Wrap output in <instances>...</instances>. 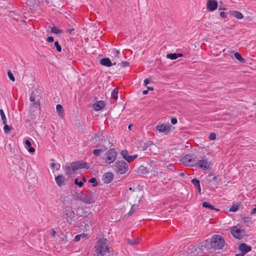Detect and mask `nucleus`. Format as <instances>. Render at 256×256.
<instances>
[{"label":"nucleus","instance_id":"nucleus-1","mask_svg":"<svg viewBox=\"0 0 256 256\" xmlns=\"http://www.w3.org/2000/svg\"><path fill=\"white\" fill-rule=\"evenodd\" d=\"M107 240L105 238L100 239L95 246V252L98 256H104L108 252L109 248L107 244Z\"/></svg>","mask_w":256,"mask_h":256},{"label":"nucleus","instance_id":"nucleus-2","mask_svg":"<svg viewBox=\"0 0 256 256\" xmlns=\"http://www.w3.org/2000/svg\"><path fill=\"white\" fill-rule=\"evenodd\" d=\"M88 168L89 166L87 162H84L82 160H80L70 163L66 167V170L68 173L71 174L79 169H88Z\"/></svg>","mask_w":256,"mask_h":256},{"label":"nucleus","instance_id":"nucleus-3","mask_svg":"<svg viewBox=\"0 0 256 256\" xmlns=\"http://www.w3.org/2000/svg\"><path fill=\"white\" fill-rule=\"evenodd\" d=\"M225 241L222 236L218 234L213 236L210 238V244L214 250L222 249L225 245Z\"/></svg>","mask_w":256,"mask_h":256},{"label":"nucleus","instance_id":"nucleus-4","mask_svg":"<svg viewBox=\"0 0 256 256\" xmlns=\"http://www.w3.org/2000/svg\"><path fill=\"white\" fill-rule=\"evenodd\" d=\"M197 157L194 154H187L180 160L182 163L186 166H196Z\"/></svg>","mask_w":256,"mask_h":256},{"label":"nucleus","instance_id":"nucleus-5","mask_svg":"<svg viewBox=\"0 0 256 256\" xmlns=\"http://www.w3.org/2000/svg\"><path fill=\"white\" fill-rule=\"evenodd\" d=\"M76 198L86 204H91L94 202L93 192H90L84 194L82 192H77L76 194Z\"/></svg>","mask_w":256,"mask_h":256},{"label":"nucleus","instance_id":"nucleus-6","mask_svg":"<svg viewBox=\"0 0 256 256\" xmlns=\"http://www.w3.org/2000/svg\"><path fill=\"white\" fill-rule=\"evenodd\" d=\"M230 232L234 238L238 240L242 239L246 235V230L238 225L231 227Z\"/></svg>","mask_w":256,"mask_h":256},{"label":"nucleus","instance_id":"nucleus-7","mask_svg":"<svg viewBox=\"0 0 256 256\" xmlns=\"http://www.w3.org/2000/svg\"><path fill=\"white\" fill-rule=\"evenodd\" d=\"M116 173L124 174L127 172L129 170V164L124 160H118L115 162Z\"/></svg>","mask_w":256,"mask_h":256},{"label":"nucleus","instance_id":"nucleus-8","mask_svg":"<svg viewBox=\"0 0 256 256\" xmlns=\"http://www.w3.org/2000/svg\"><path fill=\"white\" fill-rule=\"evenodd\" d=\"M196 166L200 170L206 171L210 169V162L204 156L201 160L196 159Z\"/></svg>","mask_w":256,"mask_h":256},{"label":"nucleus","instance_id":"nucleus-9","mask_svg":"<svg viewBox=\"0 0 256 256\" xmlns=\"http://www.w3.org/2000/svg\"><path fill=\"white\" fill-rule=\"evenodd\" d=\"M62 217L69 224H72L75 220V213L70 209H66L62 212Z\"/></svg>","mask_w":256,"mask_h":256},{"label":"nucleus","instance_id":"nucleus-10","mask_svg":"<svg viewBox=\"0 0 256 256\" xmlns=\"http://www.w3.org/2000/svg\"><path fill=\"white\" fill-rule=\"evenodd\" d=\"M106 162L108 164H111L116 160L117 156V152L114 148H111L106 152Z\"/></svg>","mask_w":256,"mask_h":256},{"label":"nucleus","instance_id":"nucleus-11","mask_svg":"<svg viewBox=\"0 0 256 256\" xmlns=\"http://www.w3.org/2000/svg\"><path fill=\"white\" fill-rule=\"evenodd\" d=\"M120 154L122 158L124 159L128 162H130L134 160L138 156V154L130 156L127 150H124L121 151Z\"/></svg>","mask_w":256,"mask_h":256},{"label":"nucleus","instance_id":"nucleus-12","mask_svg":"<svg viewBox=\"0 0 256 256\" xmlns=\"http://www.w3.org/2000/svg\"><path fill=\"white\" fill-rule=\"evenodd\" d=\"M172 126L170 124H162L156 126V130L160 132L168 134L171 131Z\"/></svg>","mask_w":256,"mask_h":256},{"label":"nucleus","instance_id":"nucleus-13","mask_svg":"<svg viewBox=\"0 0 256 256\" xmlns=\"http://www.w3.org/2000/svg\"><path fill=\"white\" fill-rule=\"evenodd\" d=\"M114 179V174L112 172H107L105 173L102 178V180L105 184L111 182Z\"/></svg>","mask_w":256,"mask_h":256},{"label":"nucleus","instance_id":"nucleus-14","mask_svg":"<svg viewBox=\"0 0 256 256\" xmlns=\"http://www.w3.org/2000/svg\"><path fill=\"white\" fill-rule=\"evenodd\" d=\"M218 8V2L216 0H208L206 3V8L210 11L212 12Z\"/></svg>","mask_w":256,"mask_h":256},{"label":"nucleus","instance_id":"nucleus-15","mask_svg":"<svg viewBox=\"0 0 256 256\" xmlns=\"http://www.w3.org/2000/svg\"><path fill=\"white\" fill-rule=\"evenodd\" d=\"M238 250L245 255L252 250V247L244 243H242L239 245Z\"/></svg>","mask_w":256,"mask_h":256},{"label":"nucleus","instance_id":"nucleus-16","mask_svg":"<svg viewBox=\"0 0 256 256\" xmlns=\"http://www.w3.org/2000/svg\"><path fill=\"white\" fill-rule=\"evenodd\" d=\"M105 104L102 100H99L94 104L92 108L95 111H99L105 106Z\"/></svg>","mask_w":256,"mask_h":256},{"label":"nucleus","instance_id":"nucleus-17","mask_svg":"<svg viewBox=\"0 0 256 256\" xmlns=\"http://www.w3.org/2000/svg\"><path fill=\"white\" fill-rule=\"evenodd\" d=\"M100 64L102 66L108 67H110L113 65L116 64V62L112 63L109 58H103L101 59Z\"/></svg>","mask_w":256,"mask_h":256},{"label":"nucleus","instance_id":"nucleus-18","mask_svg":"<svg viewBox=\"0 0 256 256\" xmlns=\"http://www.w3.org/2000/svg\"><path fill=\"white\" fill-rule=\"evenodd\" d=\"M56 182L58 186H62L64 184L65 178L62 174L58 175L55 178Z\"/></svg>","mask_w":256,"mask_h":256},{"label":"nucleus","instance_id":"nucleus-19","mask_svg":"<svg viewBox=\"0 0 256 256\" xmlns=\"http://www.w3.org/2000/svg\"><path fill=\"white\" fill-rule=\"evenodd\" d=\"M25 144L26 148L27 149L28 151L30 153H33L35 151V148L33 147H32V144L30 141L27 139L25 140Z\"/></svg>","mask_w":256,"mask_h":256},{"label":"nucleus","instance_id":"nucleus-20","mask_svg":"<svg viewBox=\"0 0 256 256\" xmlns=\"http://www.w3.org/2000/svg\"><path fill=\"white\" fill-rule=\"evenodd\" d=\"M183 56V54L182 53H174L168 54L166 55V58L170 60H176L178 58L182 57Z\"/></svg>","mask_w":256,"mask_h":256},{"label":"nucleus","instance_id":"nucleus-21","mask_svg":"<svg viewBox=\"0 0 256 256\" xmlns=\"http://www.w3.org/2000/svg\"><path fill=\"white\" fill-rule=\"evenodd\" d=\"M56 112L58 114V116L61 118L63 117L64 116V108L62 105L57 104L56 106Z\"/></svg>","mask_w":256,"mask_h":256},{"label":"nucleus","instance_id":"nucleus-22","mask_svg":"<svg viewBox=\"0 0 256 256\" xmlns=\"http://www.w3.org/2000/svg\"><path fill=\"white\" fill-rule=\"evenodd\" d=\"M202 206L206 208H208L212 210H216V212H218V209L214 208L210 202H204L202 204Z\"/></svg>","mask_w":256,"mask_h":256},{"label":"nucleus","instance_id":"nucleus-23","mask_svg":"<svg viewBox=\"0 0 256 256\" xmlns=\"http://www.w3.org/2000/svg\"><path fill=\"white\" fill-rule=\"evenodd\" d=\"M138 172L142 174H146L149 172V170L148 168L144 166H140L138 168Z\"/></svg>","mask_w":256,"mask_h":256},{"label":"nucleus","instance_id":"nucleus-24","mask_svg":"<svg viewBox=\"0 0 256 256\" xmlns=\"http://www.w3.org/2000/svg\"><path fill=\"white\" fill-rule=\"evenodd\" d=\"M232 16L234 18L240 20L244 18L242 14L238 11L234 10L232 13Z\"/></svg>","mask_w":256,"mask_h":256},{"label":"nucleus","instance_id":"nucleus-25","mask_svg":"<svg viewBox=\"0 0 256 256\" xmlns=\"http://www.w3.org/2000/svg\"><path fill=\"white\" fill-rule=\"evenodd\" d=\"M234 56L236 59L240 62H245V60L241 56L240 54L238 52H236L234 54Z\"/></svg>","mask_w":256,"mask_h":256},{"label":"nucleus","instance_id":"nucleus-26","mask_svg":"<svg viewBox=\"0 0 256 256\" xmlns=\"http://www.w3.org/2000/svg\"><path fill=\"white\" fill-rule=\"evenodd\" d=\"M50 32L54 34H61L63 32V31L62 30L58 28L56 26H53L51 28Z\"/></svg>","mask_w":256,"mask_h":256},{"label":"nucleus","instance_id":"nucleus-27","mask_svg":"<svg viewBox=\"0 0 256 256\" xmlns=\"http://www.w3.org/2000/svg\"><path fill=\"white\" fill-rule=\"evenodd\" d=\"M138 208V206L137 204H133L130 210L128 212V216L132 215L133 214H134L136 212V210Z\"/></svg>","mask_w":256,"mask_h":256},{"label":"nucleus","instance_id":"nucleus-28","mask_svg":"<svg viewBox=\"0 0 256 256\" xmlns=\"http://www.w3.org/2000/svg\"><path fill=\"white\" fill-rule=\"evenodd\" d=\"M0 116H1V118H2V121L3 124H6V116H5L4 111L2 109H0Z\"/></svg>","mask_w":256,"mask_h":256},{"label":"nucleus","instance_id":"nucleus-29","mask_svg":"<svg viewBox=\"0 0 256 256\" xmlns=\"http://www.w3.org/2000/svg\"><path fill=\"white\" fill-rule=\"evenodd\" d=\"M127 242L128 244H130V245L133 246V245L138 244L139 243V240H136V239H132V240L128 239Z\"/></svg>","mask_w":256,"mask_h":256},{"label":"nucleus","instance_id":"nucleus-30","mask_svg":"<svg viewBox=\"0 0 256 256\" xmlns=\"http://www.w3.org/2000/svg\"><path fill=\"white\" fill-rule=\"evenodd\" d=\"M111 96L114 100H116L118 98V90L116 88H114L112 92Z\"/></svg>","mask_w":256,"mask_h":256},{"label":"nucleus","instance_id":"nucleus-31","mask_svg":"<svg viewBox=\"0 0 256 256\" xmlns=\"http://www.w3.org/2000/svg\"><path fill=\"white\" fill-rule=\"evenodd\" d=\"M191 182L196 186V188L197 187H199L200 186V180L198 179L193 178L191 180Z\"/></svg>","mask_w":256,"mask_h":256},{"label":"nucleus","instance_id":"nucleus-32","mask_svg":"<svg viewBox=\"0 0 256 256\" xmlns=\"http://www.w3.org/2000/svg\"><path fill=\"white\" fill-rule=\"evenodd\" d=\"M104 152V150L102 149H96L94 150L93 151V154L96 156H99L101 153H102Z\"/></svg>","mask_w":256,"mask_h":256},{"label":"nucleus","instance_id":"nucleus-33","mask_svg":"<svg viewBox=\"0 0 256 256\" xmlns=\"http://www.w3.org/2000/svg\"><path fill=\"white\" fill-rule=\"evenodd\" d=\"M4 130L5 133L7 134L8 133L10 130L12 129V127L10 126H8V124H4Z\"/></svg>","mask_w":256,"mask_h":256},{"label":"nucleus","instance_id":"nucleus-34","mask_svg":"<svg viewBox=\"0 0 256 256\" xmlns=\"http://www.w3.org/2000/svg\"><path fill=\"white\" fill-rule=\"evenodd\" d=\"M242 220H243L244 224L252 223L251 218L250 217H242Z\"/></svg>","mask_w":256,"mask_h":256},{"label":"nucleus","instance_id":"nucleus-35","mask_svg":"<svg viewBox=\"0 0 256 256\" xmlns=\"http://www.w3.org/2000/svg\"><path fill=\"white\" fill-rule=\"evenodd\" d=\"M40 104L39 100L33 102L32 106H34L38 110H40Z\"/></svg>","mask_w":256,"mask_h":256},{"label":"nucleus","instance_id":"nucleus-36","mask_svg":"<svg viewBox=\"0 0 256 256\" xmlns=\"http://www.w3.org/2000/svg\"><path fill=\"white\" fill-rule=\"evenodd\" d=\"M88 182L93 184V186H96L98 185V182L96 180V178H91L88 180Z\"/></svg>","mask_w":256,"mask_h":256},{"label":"nucleus","instance_id":"nucleus-37","mask_svg":"<svg viewBox=\"0 0 256 256\" xmlns=\"http://www.w3.org/2000/svg\"><path fill=\"white\" fill-rule=\"evenodd\" d=\"M54 45L56 47L58 52H60L62 51V47L58 41L54 42Z\"/></svg>","mask_w":256,"mask_h":256},{"label":"nucleus","instance_id":"nucleus-38","mask_svg":"<svg viewBox=\"0 0 256 256\" xmlns=\"http://www.w3.org/2000/svg\"><path fill=\"white\" fill-rule=\"evenodd\" d=\"M8 76L9 78L12 81V82H14L15 81V78L12 74V73L9 70L8 72Z\"/></svg>","mask_w":256,"mask_h":256},{"label":"nucleus","instance_id":"nucleus-39","mask_svg":"<svg viewBox=\"0 0 256 256\" xmlns=\"http://www.w3.org/2000/svg\"><path fill=\"white\" fill-rule=\"evenodd\" d=\"M50 168L52 169L56 168V170H59L60 168V164H55V163L52 162L50 164Z\"/></svg>","mask_w":256,"mask_h":256},{"label":"nucleus","instance_id":"nucleus-40","mask_svg":"<svg viewBox=\"0 0 256 256\" xmlns=\"http://www.w3.org/2000/svg\"><path fill=\"white\" fill-rule=\"evenodd\" d=\"M74 184L80 188L83 186V182L78 181V178H76L74 180Z\"/></svg>","mask_w":256,"mask_h":256},{"label":"nucleus","instance_id":"nucleus-41","mask_svg":"<svg viewBox=\"0 0 256 256\" xmlns=\"http://www.w3.org/2000/svg\"><path fill=\"white\" fill-rule=\"evenodd\" d=\"M238 210V206L236 205H233L230 208V211L232 212H236Z\"/></svg>","mask_w":256,"mask_h":256},{"label":"nucleus","instance_id":"nucleus-42","mask_svg":"<svg viewBox=\"0 0 256 256\" xmlns=\"http://www.w3.org/2000/svg\"><path fill=\"white\" fill-rule=\"evenodd\" d=\"M166 168L170 170L174 171V164H170L168 165H166Z\"/></svg>","mask_w":256,"mask_h":256},{"label":"nucleus","instance_id":"nucleus-43","mask_svg":"<svg viewBox=\"0 0 256 256\" xmlns=\"http://www.w3.org/2000/svg\"><path fill=\"white\" fill-rule=\"evenodd\" d=\"M130 63L127 61H124L120 64V66L122 68L127 67L129 66Z\"/></svg>","mask_w":256,"mask_h":256},{"label":"nucleus","instance_id":"nucleus-44","mask_svg":"<svg viewBox=\"0 0 256 256\" xmlns=\"http://www.w3.org/2000/svg\"><path fill=\"white\" fill-rule=\"evenodd\" d=\"M216 135L214 133H210L209 135L208 138L210 140H214L216 139Z\"/></svg>","mask_w":256,"mask_h":256},{"label":"nucleus","instance_id":"nucleus-45","mask_svg":"<svg viewBox=\"0 0 256 256\" xmlns=\"http://www.w3.org/2000/svg\"><path fill=\"white\" fill-rule=\"evenodd\" d=\"M151 144H152V143L150 142L144 143V146L143 147V150H146L148 148Z\"/></svg>","mask_w":256,"mask_h":256},{"label":"nucleus","instance_id":"nucleus-46","mask_svg":"<svg viewBox=\"0 0 256 256\" xmlns=\"http://www.w3.org/2000/svg\"><path fill=\"white\" fill-rule=\"evenodd\" d=\"M35 99V96L34 94L33 93H32L30 97V100L32 102H34V101H36Z\"/></svg>","mask_w":256,"mask_h":256},{"label":"nucleus","instance_id":"nucleus-47","mask_svg":"<svg viewBox=\"0 0 256 256\" xmlns=\"http://www.w3.org/2000/svg\"><path fill=\"white\" fill-rule=\"evenodd\" d=\"M220 16L222 18H226L227 16V14L226 12H220Z\"/></svg>","mask_w":256,"mask_h":256},{"label":"nucleus","instance_id":"nucleus-48","mask_svg":"<svg viewBox=\"0 0 256 256\" xmlns=\"http://www.w3.org/2000/svg\"><path fill=\"white\" fill-rule=\"evenodd\" d=\"M74 29L73 28H68L66 30V32L70 34H74Z\"/></svg>","mask_w":256,"mask_h":256},{"label":"nucleus","instance_id":"nucleus-49","mask_svg":"<svg viewBox=\"0 0 256 256\" xmlns=\"http://www.w3.org/2000/svg\"><path fill=\"white\" fill-rule=\"evenodd\" d=\"M178 122V120L176 118H171V123L172 124H176Z\"/></svg>","mask_w":256,"mask_h":256},{"label":"nucleus","instance_id":"nucleus-50","mask_svg":"<svg viewBox=\"0 0 256 256\" xmlns=\"http://www.w3.org/2000/svg\"><path fill=\"white\" fill-rule=\"evenodd\" d=\"M46 41L48 42H52L54 41V38L52 36H48L46 38Z\"/></svg>","mask_w":256,"mask_h":256},{"label":"nucleus","instance_id":"nucleus-51","mask_svg":"<svg viewBox=\"0 0 256 256\" xmlns=\"http://www.w3.org/2000/svg\"><path fill=\"white\" fill-rule=\"evenodd\" d=\"M82 235H80V234L76 235L74 237V240L76 242H78L80 240V238H82Z\"/></svg>","mask_w":256,"mask_h":256},{"label":"nucleus","instance_id":"nucleus-52","mask_svg":"<svg viewBox=\"0 0 256 256\" xmlns=\"http://www.w3.org/2000/svg\"><path fill=\"white\" fill-rule=\"evenodd\" d=\"M150 82V80L148 78H146L144 80V86H146L147 84H148Z\"/></svg>","mask_w":256,"mask_h":256},{"label":"nucleus","instance_id":"nucleus-53","mask_svg":"<svg viewBox=\"0 0 256 256\" xmlns=\"http://www.w3.org/2000/svg\"><path fill=\"white\" fill-rule=\"evenodd\" d=\"M256 214V208H252V210H251L250 214L252 216V215Z\"/></svg>","mask_w":256,"mask_h":256},{"label":"nucleus","instance_id":"nucleus-54","mask_svg":"<svg viewBox=\"0 0 256 256\" xmlns=\"http://www.w3.org/2000/svg\"><path fill=\"white\" fill-rule=\"evenodd\" d=\"M245 20L246 22H250L252 20V19L250 16H247L245 18Z\"/></svg>","mask_w":256,"mask_h":256},{"label":"nucleus","instance_id":"nucleus-55","mask_svg":"<svg viewBox=\"0 0 256 256\" xmlns=\"http://www.w3.org/2000/svg\"><path fill=\"white\" fill-rule=\"evenodd\" d=\"M114 56H118V55L120 54V52L118 50H114Z\"/></svg>","mask_w":256,"mask_h":256},{"label":"nucleus","instance_id":"nucleus-56","mask_svg":"<svg viewBox=\"0 0 256 256\" xmlns=\"http://www.w3.org/2000/svg\"><path fill=\"white\" fill-rule=\"evenodd\" d=\"M244 254H242V252L240 254H236V256H244Z\"/></svg>","mask_w":256,"mask_h":256},{"label":"nucleus","instance_id":"nucleus-57","mask_svg":"<svg viewBox=\"0 0 256 256\" xmlns=\"http://www.w3.org/2000/svg\"><path fill=\"white\" fill-rule=\"evenodd\" d=\"M148 90H144V91L142 92V94H143L144 95H146V94H148Z\"/></svg>","mask_w":256,"mask_h":256},{"label":"nucleus","instance_id":"nucleus-58","mask_svg":"<svg viewBox=\"0 0 256 256\" xmlns=\"http://www.w3.org/2000/svg\"><path fill=\"white\" fill-rule=\"evenodd\" d=\"M196 188L198 189V192L200 194L201 193V188H200V186L199 187H197Z\"/></svg>","mask_w":256,"mask_h":256},{"label":"nucleus","instance_id":"nucleus-59","mask_svg":"<svg viewBox=\"0 0 256 256\" xmlns=\"http://www.w3.org/2000/svg\"><path fill=\"white\" fill-rule=\"evenodd\" d=\"M147 90H154V88H153L152 87H150V86H147Z\"/></svg>","mask_w":256,"mask_h":256},{"label":"nucleus","instance_id":"nucleus-60","mask_svg":"<svg viewBox=\"0 0 256 256\" xmlns=\"http://www.w3.org/2000/svg\"><path fill=\"white\" fill-rule=\"evenodd\" d=\"M80 235H82V238H85V237L87 236V234H80Z\"/></svg>","mask_w":256,"mask_h":256},{"label":"nucleus","instance_id":"nucleus-61","mask_svg":"<svg viewBox=\"0 0 256 256\" xmlns=\"http://www.w3.org/2000/svg\"><path fill=\"white\" fill-rule=\"evenodd\" d=\"M82 182H85L86 181V178L84 176H82Z\"/></svg>","mask_w":256,"mask_h":256},{"label":"nucleus","instance_id":"nucleus-62","mask_svg":"<svg viewBox=\"0 0 256 256\" xmlns=\"http://www.w3.org/2000/svg\"><path fill=\"white\" fill-rule=\"evenodd\" d=\"M84 228L86 230H87V228H89V226L88 224H86L85 226H84Z\"/></svg>","mask_w":256,"mask_h":256},{"label":"nucleus","instance_id":"nucleus-63","mask_svg":"<svg viewBox=\"0 0 256 256\" xmlns=\"http://www.w3.org/2000/svg\"><path fill=\"white\" fill-rule=\"evenodd\" d=\"M207 244H206V242H205V244L204 245H202V247L204 246V247L206 248Z\"/></svg>","mask_w":256,"mask_h":256},{"label":"nucleus","instance_id":"nucleus-64","mask_svg":"<svg viewBox=\"0 0 256 256\" xmlns=\"http://www.w3.org/2000/svg\"><path fill=\"white\" fill-rule=\"evenodd\" d=\"M55 234H56V232L54 230H53L52 232V235L54 236Z\"/></svg>","mask_w":256,"mask_h":256}]
</instances>
